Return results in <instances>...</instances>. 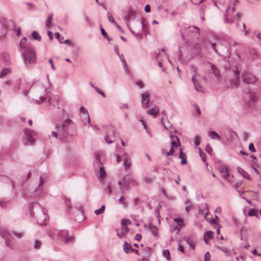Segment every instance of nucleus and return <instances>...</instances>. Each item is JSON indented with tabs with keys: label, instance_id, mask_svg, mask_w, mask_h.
<instances>
[{
	"label": "nucleus",
	"instance_id": "obj_1",
	"mask_svg": "<svg viewBox=\"0 0 261 261\" xmlns=\"http://www.w3.org/2000/svg\"><path fill=\"white\" fill-rule=\"evenodd\" d=\"M73 126L72 121L69 119L65 120L61 124H58L56 126L57 131H53L51 136L63 141L67 139L72 136L71 130Z\"/></svg>",
	"mask_w": 261,
	"mask_h": 261
},
{
	"label": "nucleus",
	"instance_id": "obj_2",
	"mask_svg": "<svg viewBox=\"0 0 261 261\" xmlns=\"http://www.w3.org/2000/svg\"><path fill=\"white\" fill-rule=\"evenodd\" d=\"M223 85L226 88H236L239 85L240 72L236 68L226 70Z\"/></svg>",
	"mask_w": 261,
	"mask_h": 261
},
{
	"label": "nucleus",
	"instance_id": "obj_3",
	"mask_svg": "<svg viewBox=\"0 0 261 261\" xmlns=\"http://www.w3.org/2000/svg\"><path fill=\"white\" fill-rule=\"evenodd\" d=\"M0 27L2 28V31L0 32V36H5L8 30H11L14 29L15 23L11 19L5 18H0Z\"/></svg>",
	"mask_w": 261,
	"mask_h": 261
},
{
	"label": "nucleus",
	"instance_id": "obj_4",
	"mask_svg": "<svg viewBox=\"0 0 261 261\" xmlns=\"http://www.w3.org/2000/svg\"><path fill=\"white\" fill-rule=\"evenodd\" d=\"M25 138L23 139V143L25 145H32L35 142V137L36 133L33 130L25 128L24 130Z\"/></svg>",
	"mask_w": 261,
	"mask_h": 261
},
{
	"label": "nucleus",
	"instance_id": "obj_5",
	"mask_svg": "<svg viewBox=\"0 0 261 261\" xmlns=\"http://www.w3.org/2000/svg\"><path fill=\"white\" fill-rule=\"evenodd\" d=\"M21 54L25 63L31 64L35 62V52L31 47L23 50Z\"/></svg>",
	"mask_w": 261,
	"mask_h": 261
},
{
	"label": "nucleus",
	"instance_id": "obj_6",
	"mask_svg": "<svg viewBox=\"0 0 261 261\" xmlns=\"http://www.w3.org/2000/svg\"><path fill=\"white\" fill-rule=\"evenodd\" d=\"M59 239L62 240L65 244L72 243L74 241V238L70 236L67 230H61L56 233Z\"/></svg>",
	"mask_w": 261,
	"mask_h": 261
},
{
	"label": "nucleus",
	"instance_id": "obj_7",
	"mask_svg": "<svg viewBox=\"0 0 261 261\" xmlns=\"http://www.w3.org/2000/svg\"><path fill=\"white\" fill-rule=\"evenodd\" d=\"M47 97L48 96H46V97L41 96L40 97L39 103H41L45 102L47 105H52L54 107H58L59 97L58 95H56L53 98H50L49 97L48 98V100H46Z\"/></svg>",
	"mask_w": 261,
	"mask_h": 261
},
{
	"label": "nucleus",
	"instance_id": "obj_8",
	"mask_svg": "<svg viewBox=\"0 0 261 261\" xmlns=\"http://www.w3.org/2000/svg\"><path fill=\"white\" fill-rule=\"evenodd\" d=\"M242 77L244 82L247 84H254L258 80L254 75L245 71L242 73Z\"/></svg>",
	"mask_w": 261,
	"mask_h": 261
},
{
	"label": "nucleus",
	"instance_id": "obj_9",
	"mask_svg": "<svg viewBox=\"0 0 261 261\" xmlns=\"http://www.w3.org/2000/svg\"><path fill=\"white\" fill-rule=\"evenodd\" d=\"M206 74H208L211 75V78L213 79V76L217 79L218 82H220L221 76L219 70L214 65H211V68L207 70Z\"/></svg>",
	"mask_w": 261,
	"mask_h": 261
},
{
	"label": "nucleus",
	"instance_id": "obj_10",
	"mask_svg": "<svg viewBox=\"0 0 261 261\" xmlns=\"http://www.w3.org/2000/svg\"><path fill=\"white\" fill-rule=\"evenodd\" d=\"M191 70L193 72L192 81L194 85L195 89L197 92H201L202 91V87L200 84L197 82V80L196 79V68L194 66H192Z\"/></svg>",
	"mask_w": 261,
	"mask_h": 261
},
{
	"label": "nucleus",
	"instance_id": "obj_11",
	"mask_svg": "<svg viewBox=\"0 0 261 261\" xmlns=\"http://www.w3.org/2000/svg\"><path fill=\"white\" fill-rule=\"evenodd\" d=\"M135 29L139 30V32H142L145 34H146L147 31L144 23V20L140 19H137L135 21Z\"/></svg>",
	"mask_w": 261,
	"mask_h": 261
},
{
	"label": "nucleus",
	"instance_id": "obj_12",
	"mask_svg": "<svg viewBox=\"0 0 261 261\" xmlns=\"http://www.w3.org/2000/svg\"><path fill=\"white\" fill-rule=\"evenodd\" d=\"M136 10L132 7H130L127 10L126 15L124 17V20L127 26L129 28L130 21L129 18H131L136 13Z\"/></svg>",
	"mask_w": 261,
	"mask_h": 261
},
{
	"label": "nucleus",
	"instance_id": "obj_13",
	"mask_svg": "<svg viewBox=\"0 0 261 261\" xmlns=\"http://www.w3.org/2000/svg\"><path fill=\"white\" fill-rule=\"evenodd\" d=\"M188 31L191 33V36L190 37L191 39L198 38L200 35L199 29L195 26L189 27Z\"/></svg>",
	"mask_w": 261,
	"mask_h": 261
},
{
	"label": "nucleus",
	"instance_id": "obj_14",
	"mask_svg": "<svg viewBox=\"0 0 261 261\" xmlns=\"http://www.w3.org/2000/svg\"><path fill=\"white\" fill-rule=\"evenodd\" d=\"M141 102L142 105L145 108H147L149 107L148 105L150 101V95L148 92H145L141 94Z\"/></svg>",
	"mask_w": 261,
	"mask_h": 261
},
{
	"label": "nucleus",
	"instance_id": "obj_15",
	"mask_svg": "<svg viewBox=\"0 0 261 261\" xmlns=\"http://www.w3.org/2000/svg\"><path fill=\"white\" fill-rule=\"evenodd\" d=\"M112 132L113 135L107 133V135L105 137V141L108 144H111L115 140V134L117 132L116 129H113Z\"/></svg>",
	"mask_w": 261,
	"mask_h": 261
},
{
	"label": "nucleus",
	"instance_id": "obj_16",
	"mask_svg": "<svg viewBox=\"0 0 261 261\" xmlns=\"http://www.w3.org/2000/svg\"><path fill=\"white\" fill-rule=\"evenodd\" d=\"M170 138L172 140L171 141V148L177 147L180 145V142L178 137L176 135H171Z\"/></svg>",
	"mask_w": 261,
	"mask_h": 261
},
{
	"label": "nucleus",
	"instance_id": "obj_17",
	"mask_svg": "<svg viewBox=\"0 0 261 261\" xmlns=\"http://www.w3.org/2000/svg\"><path fill=\"white\" fill-rule=\"evenodd\" d=\"M40 218L38 219V223L41 226L46 225L48 221V219L46 217V214L43 212L42 214L40 217Z\"/></svg>",
	"mask_w": 261,
	"mask_h": 261
},
{
	"label": "nucleus",
	"instance_id": "obj_18",
	"mask_svg": "<svg viewBox=\"0 0 261 261\" xmlns=\"http://www.w3.org/2000/svg\"><path fill=\"white\" fill-rule=\"evenodd\" d=\"M245 99L246 101H247V99H248V102H252L253 103L256 102L257 100V98H256L254 93H246Z\"/></svg>",
	"mask_w": 261,
	"mask_h": 261
},
{
	"label": "nucleus",
	"instance_id": "obj_19",
	"mask_svg": "<svg viewBox=\"0 0 261 261\" xmlns=\"http://www.w3.org/2000/svg\"><path fill=\"white\" fill-rule=\"evenodd\" d=\"M0 235L5 240L11 238V234L5 228L0 229Z\"/></svg>",
	"mask_w": 261,
	"mask_h": 261
},
{
	"label": "nucleus",
	"instance_id": "obj_20",
	"mask_svg": "<svg viewBox=\"0 0 261 261\" xmlns=\"http://www.w3.org/2000/svg\"><path fill=\"white\" fill-rule=\"evenodd\" d=\"M234 6L235 5V4L234 3ZM234 10V6L232 8L231 12H229V8H227L226 10V13L225 14V22L228 24H231L233 22V19L229 20L227 17V16H229L231 13H233Z\"/></svg>",
	"mask_w": 261,
	"mask_h": 261
},
{
	"label": "nucleus",
	"instance_id": "obj_21",
	"mask_svg": "<svg viewBox=\"0 0 261 261\" xmlns=\"http://www.w3.org/2000/svg\"><path fill=\"white\" fill-rule=\"evenodd\" d=\"M184 240L186 243L191 247L193 249H195V241L189 237H185Z\"/></svg>",
	"mask_w": 261,
	"mask_h": 261
},
{
	"label": "nucleus",
	"instance_id": "obj_22",
	"mask_svg": "<svg viewBox=\"0 0 261 261\" xmlns=\"http://www.w3.org/2000/svg\"><path fill=\"white\" fill-rule=\"evenodd\" d=\"M238 172L245 178L250 180L251 177L249 174L240 167H237Z\"/></svg>",
	"mask_w": 261,
	"mask_h": 261
},
{
	"label": "nucleus",
	"instance_id": "obj_23",
	"mask_svg": "<svg viewBox=\"0 0 261 261\" xmlns=\"http://www.w3.org/2000/svg\"><path fill=\"white\" fill-rule=\"evenodd\" d=\"M45 179H46V177H43L42 176H40V180L39 185L35 191V192L37 194H40V193H42V188L41 187L43 185V184H44V182L45 180Z\"/></svg>",
	"mask_w": 261,
	"mask_h": 261
},
{
	"label": "nucleus",
	"instance_id": "obj_24",
	"mask_svg": "<svg viewBox=\"0 0 261 261\" xmlns=\"http://www.w3.org/2000/svg\"><path fill=\"white\" fill-rule=\"evenodd\" d=\"M148 228L154 237H156L158 236V230L156 226L153 225L152 223H149L148 226Z\"/></svg>",
	"mask_w": 261,
	"mask_h": 261
},
{
	"label": "nucleus",
	"instance_id": "obj_25",
	"mask_svg": "<svg viewBox=\"0 0 261 261\" xmlns=\"http://www.w3.org/2000/svg\"><path fill=\"white\" fill-rule=\"evenodd\" d=\"M123 250L126 253H128L130 252H134V249L132 248L131 245L128 244L126 242L124 243L123 245Z\"/></svg>",
	"mask_w": 261,
	"mask_h": 261
},
{
	"label": "nucleus",
	"instance_id": "obj_26",
	"mask_svg": "<svg viewBox=\"0 0 261 261\" xmlns=\"http://www.w3.org/2000/svg\"><path fill=\"white\" fill-rule=\"evenodd\" d=\"M11 69L9 68H3L0 73V78H3L11 73Z\"/></svg>",
	"mask_w": 261,
	"mask_h": 261
},
{
	"label": "nucleus",
	"instance_id": "obj_27",
	"mask_svg": "<svg viewBox=\"0 0 261 261\" xmlns=\"http://www.w3.org/2000/svg\"><path fill=\"white\" fill-rule=\"evenodd\" d=\"M27 41V39L25 37H23L20 41L19 47L23 50H25L27 48L30 47L26 44Z\"/></svg>",
	"mask_w": 261,
	"mask_h": 261
},
{
	"label": "nucleus",
	"instance_id": "obj_28",
	"mask_svg": "<svg viewBox=\"0 0 261 261\" xmlns=\"http://www.w3.org/2000/svg\"><path fill=\"white\" fill-rule=\"evenodd\" d=\"M132 179V178L129 175H125L122 178V181L124 183V185H127V187H130Z\"/></svg>",
	"mask_w": 261,
	"mask_h": 261
},
{
	"label": "nucleus",
	"instance_id": "obj_29",
	"mask_svg": "<svg viewBox=\"0 0 261 261\" xmlns=\"http://www.w3.org/2000/svg\"><path fill=\"white\" fill-rule=\"evenodd\" d=\"M208 136L212 139H216V140H220V136L218 135V133H217L215 131H210V132H209Z\"/></svg>",
	"mask_w": 261,
	"mask_h": 261
},
{
	"label": "nucleus",
	"instance_id": "obj_30",
	"mask_svg": "<svg viewBox=\"0 0 261 261\" xmlns=\"http://www.w3.org/2000/svg\"><path fill=\"white\" fill-rule=\"evenodd\" d=\"M122 157L124 159V161L123 163V165L125 167V169L126 170L130 166V163L127 162V160L129 159L128 156L126 153H124L122 155Z\"/></svg>",
	"mask_w": 261,
	"mask_h": 261
},
{
	"label": "nucleus",
	"instance_id": "obj_31",
	"mask_svg": "<svg viewBox=\"0 0 261 261\" xmlns=\"http://www.w3.org/2000/svg\"><path fill=\"white\" fill-rule=\"evenodd\" d=\"M192 58V57H188L185 60H184L181 51L180 49L179 50L178 60L181 63H185L189 61Z\"/></svg>",
	"mask_w": 261,
	"mask_h": 261
},
{
	"label": "nucleus",
	"instance_id": "obj_32",
	"mask_svg": "<svg viewBox=\"0 0 261 261\" xmlns=\"http://www.w3.org/2000/svg\"><path fill=\"white\" fill-rule=\"evenodd\" d=\"M80 111L82 114L87 117L88 123H89L90 122V119L88 111L83 106L81 108Z\"/></svg>",
	"mask_w": 261,
	"mask_h": 261
},
{
	"label": "nucleus",
	"instance_id": "obj_33",
	"mask_svg": "<svg viewBox=\"0 0 261 261\" xmlns=\"http://www.w3.org/2000/svg\"><path fill=\"white\" fill-rule=\"evenodd\" d=\"M98 172H99V177L103 178L106 176V172L105 171L104 167L101 165L99 167Z\"/></svg>",
	"mask_w": 261,
	"mask_h": 261
},
{
	"label": "nucleus",
	"instance_id": "obj_34",
	"mask_svg": "<svg viewBox=\"0 0 261 261\" xmlns=\"http://www.w3.org/2000/svg\"><path fill=\"white\" fill-rule=\"evenodd\" d=\"M159 112V109L158 108H153L150 109L147 111L148 114L155 117L156 114Z\"/></svg>",
	"mask_w": 261,
	"mask_h": 261
},
{
	"label": "nucleus",
	"instance_id": "obj_35",
	"mask_svg": "<svg viewBox=\"0 0 261 261\" xmlns=\"http://www.w3.org/2000/svg\"><path fill=\"white\" fill-rule=\"evenodd\" d=\"M229 135L230 137L231 141L236 140L238 138L237 134L232 130H230L229 132Z\"/></svg>",
	"mask_w": 261,
	"mask_h": 261
},
{
	"label": "nucleus",
	"instance_id": "obj_36",
	"mask_svg": "<svg viewBox=\"0 0 261 261\" xmlns=\"http://www.w3.org/2000/svg\"><path fill=\"white\" fill-rule=\"evenodd\" d=\"M129 190V187H127L126 185H123L120 188V193L122 194H124L126 192Z\"/></svg>",
	"mask_w": 261,
	"mask_h": 261
},
{
	"label": "nucleus",
	"instance_id": "obj_37",
	"mask_svg": "<svg viewBox=\"0 0 261 261\" xmlns=\"http://www.w3.org/2000/svg\"><path fill=\"white\" fill-rule=\"evenodd\" d=\"M178 158L181 159V165H185L187 163V160L183 158V152L182 151V148H180L179 150V154Z\"/></svg>",
	"mask_w": 261,
	"mask_h": 261
},
{
	"label": "nucleus",
	"instance_id": "obj_38",
	"mask_svg": "<svg viewBox=\"0 0 261 261\" xmlns=\"http://www.w3.org/2000/svg\"><path fill=\"white\" fill-rule=\"evenodd\" d=\"M53 14H49L47 17L46 20V25L47 28H49L51 26V20L53 18Z\"/></svg>",
	"mask_w": 261,
	"mask_h": 261
},
{
	"label": "nucleus",
	"instance_id": "obj_39",
	"mask_svg": "<svg viewBox=\"0 0 261 261\" xmlns=\"http://www.w3.org/2000/svg\"><path fill=\"white\" fill-rule=\"evenodd\" d=\"M105 208H106L105 205H102L99 209L95 210L94 211V213L96 215H99L104 212Z\"/></svg>",
	"mask_w": 261,
	"mask_h": 261
},
{
	"label": "nucleus",
	"instance_id": "obj_40",
	"mask_svg": "<svg viewBox=\"0 0 261 261\" xmlns=\"http://www.w3.org/2000/svg\"><path fill=\"white\" fill-rule=\"evenodd\" d=\"M214 233L212 231H207L204 234L203 238H206L208 239H212L213 238Z\"/></svg>",
	"mask_w": 261,
	"mask_h": 261
},
{
	"label": "nucleus",
	"instance_id": "obj_41",
	"mask_svg": "<svg viewBox=\"0 0 261 261\" xmlns=\"http://www.w3.org/2000/svg\"><path fill=\"white\" fill-rule=\"evenodd\" d=\"M32 36L34 40L40 41L41 37L39 35L36 31H33L32 34Z\"/></svg>",
	"mask_w": 261,
	"mask_h": 261
},
{
	"label": "nucleus",
	"instance_id": "obj_42",
	"mask_svg": "<svg viewBox=\"0 0 261 261\" xmlns=\"http://www.w3.org/2000/svg\"><path fill=\"white\" fill-rule=\"evenodd\" d=\"M248 215L249 216H255L258 217V214L257 213V211L254 208H251L248 211Z\"/></svg>",
	"mask_w": 261,
	"mask_h": 261
},
{
	"label": "nucleus",
	"instance_id": "obj_43",
	"mask_svg": "<svg viewBox=\"0 0 261 261\" xmlns=\"http://www.w3.org/2000/svg\"><path fill=\"white\" fill-rule=\"evenodd\" d=\"M41 244H42V243H41V241H40L38 240H36L35 241L34 248L35 249H39L41 246Z\"/></svg>",
	"mask_w": 261,
	"mask_h": 261
},
{
	"label": "nucleus",
	"instance_id": "obj_44",
	"mask_svg": "<svg viewBox=\"0 0 261 261\" xmlns=\"http://www.w3.org/2000/svg\"><path fill=\"white\" fill-rule=\"evenodd\" d=\"M107 15H108V18L110 22H111V23H114V24L116 23V21H115L114 18H113V15L109 12H108Z\"/></svg>",
	"mask_w": 261,
	"mask_h": 261
},
{
	"label": "nucleus",
	"instance_id": "obj_45",
	"mask_svg": "<svg viewBox=\"0 0 261 261\" xmlns=\"http://www.w3.org/2000/svg\"><path fill=\"white\" fill-rule=\"evenodd\" d=\"M11 241V238L8 239V240L6 239L5 240V244L7 247H8L11 249H13V244H11L10 243Z\"/></svg>",
	"mask_w": 261,
	"mask_h": 261
},
{
	"label": "nucleus",
	"instance_id": "obj_46",
	"mask_svg": "<svg viewBox=\"0 0 261 261\" xmlns=\"http://www.w3.org/2000/svg\"><path fill=\"white\" fill-rule=\"evenodd\" d=\"M55 36L59 41L60 43L63 42L64 38L63 37H61L59 33H55Z\"/></svg>",
	"mask_w": 261,
	"mask_h": 261
},
{
	"label": "nucleus",
	"instance_id": "obj_47",
	"mask_svg": "<svg viewBox=\"0 0 261 261\" xmlns=\"http://www.w3.org/2000/svg\"><path fill=\"white\" fill-rule=\"evenodd\" d=\"M131 222L128 219H123L121 221V225L122 226L126 227L128 224H130Z\"/></svg>",
	"mask_w": 261,
	"mask_h": 261
},
{
	"label": "nucleus",
	"instance_id": "obj_48",
	"mask_svg": "<svg viewBox=\"0 0 261 261\" xmlns=\"http://www.w3.org/2000/svg\"><path fill=\"white\" fill-rule=\"evenodd\" d=\"M13 234L16 236L17 238L20 239L23 237V232H17L15 231H14L13 232Z\"/></svg>",
	"mask_w": 261,
	"mask_h": 261
},
{
	"label": "nucleus",
	"instance_id": "obj_49",
	"mask_svg": "<svg viewBox=\"0 0 261 261\" xmlns=\"http://www.w3.org/2000/svg\"><path fill=\"white\" fill-rule=\"evenodd\" d=\"M130 30L131 31V32L132 33V34L136 37H138V38H141L142 35V33L141 32H139V30H136L137 31H138V32L137 33H136L133 30H132V29H130Z\"/></svg>",
	"mask_w": 261,
	"mask_h": 261
},
{
	"label": "nucleus",
	"instance_id": "obj_50",
	"mask_svg": "<svg viewBox=\"0 0 261 261\" xmlns=\"http://www.w3.org/2000/svg\"><path fill=\"white\" fill-rule=\"evenodd\" d=\"M219 171L222 173H227L228 172L227 168L224 165L221 166L219 168Z\"/></svg>",
	"mask_w": 261,
	"mask_h": 261
},
{
	"label": "nucleus",
	"instance_id": "obj_51",
	"mask_svg": "<svg viewBox=\"0 0 261 261\" xmlns=\"http://www.w3.org/2000/svg\"><path fill=\"white\" fill-rule=\"evenodd\" d=\"M174 220L177 223L179 226H182L184 225L183 221L179 218H175Z\"/></svg>",
	"mask_w": 261,
	"mask_h": 261
},
{
	"label": "nucleus",
	"instance_id": "obj_52",
	"mask_svg": "<svg viewBox=\"0 0 261 261\" xmlns=\"http://www.w3.org/2000/svg\"><path fill=\"white\" fill-rule=\"evenodd\" d=\"M163 254L167 258V260H169L170 252L168 250H164L163 252Z\"/></svg>",
	"mask_w": 261,
	"mask_h": 261
},
{
	"label": "nucleus",
	"instance_id": "obj_53",
	"mask_svg": "<svg viewBox=\"0 0 261 261\" xmlns=\"http://www.w3.org/2000/svg\"><path fill=\"white\" fill-rule=\"evenodd\" d=\"M199 155L201 158V159L202 160V161L204 162H205V158L206 157L205 154L202 151L201 148H199Z\"/></svg>",
	"mask_w": 261,
	"mask_h": 261
},
{
	"label": "nucleus",
	"instance_id": "obj_54",
	"mask_svg": "<svg viewBox=\"0 0 261 261\" xmlns=\"http://www.w3.org/2000/svg\"><path fill=\"white\" fill-rule=\"evenodd\" d=\"M129 229L127 227L122 226L120 228V231L123 233L125 234L129 231Z\"/></svg>",
	"mask_w": 261,
	"mask_h": 261
},
{
	"label": "nucleus",
	"instance_id": "obj_55",
	"mask_svg": "<svg viewBox=\"0 0 261 261\" xmlns=\"http://www.w3.org/2000/svg\"><path fill=\"white\" fill-rule=\"evenodd\" d=\"M100 31H101V34L102 35V36L107 39L108 40L110 41V38L108 37L107 36V34L106 32V31H105V30L102 28H100Z\"/></svg>",
	"mask_w": 261,
	"mask_h": 261
},
{
	"label": "nucleus",
	"instance_id": "obj_56",
	"mask_svg": "<svg viewBox=\"0 0 261 261\" xmlns=\"http://www.w3.org/2000/svg\"><path fill=\"white\" fill-rule=\"evenodd\" d=\"M205 150L208 153L211 154L213 149L210 144L206 145L205 147Z\"/></svg>",
	"mask_w": 261,
	"mask_h": 261
},
{
	"label": "nucleus",
	"instance_id": "obj_57",
	"mask_svg": "<svg viewBox=\"0 0 261 261\" xmlns=\"http://www.w3.org/2000/svg\"><path fill=\"white\" fill-rule=\"evenodd\" d=\"M96 92L100 94L103 97H106V94L102 92L100 90H99L97 87H94Z\"/></svg>",
	"mask_w": 261,
	"mask_h": 261
},
{
	"label": "nucleus",
	"instance_id": "obj_58",
	"mask_svg": "<svg viewBox=\"0 0 261 261\" xmlns=\"http://www.w3.org/2000/svg\"><path fill=\"white\" fill-rule=\"evenodd\" d=\"M194 49H195V53L198 54L200 52V47L198 44H195L194 46Z\"/></svg>",
	"mask_w": 261,
	"mask_h": 261
},
{
	"label": "nucleus",
	"instance_id": "obj_59",
	"mask_svg": "<svg viewBox=\"0 0 261 261\" xmlns=\"http://www.w3.org/2000/svg\"><path fill=\"white\" fill-rule=\"evenodd\" d=\"M194 107L195 108L197 114L198 115H200L201 114V111H200L199 107L198 106L197 104L195 103L194 105Z\"/></svg>",
	"mask_w": 261,
	"mask_h": 261
},
{
	"label": "nucleus",
	"instance_id": "obj_60",
	"mask_svg": "<svg viewBox=\"0 0 261 261\" xmlns=\"http://www.w3.org/2000/svg\"><path fill=\"white\" fill-rule=\"evenodd\" d=\"M144 181L147 184H150L152 182V179L151 178L149 177H146L144 178Z\"/></svg>",
	"mask_w": 261,
	"mask_h": 261
},
{
	"label": "nucleus",
	"instance_id": "obj_61",
	"mask_svg": "<svg viewBox=\"0 0 261 261\" xmlns=\"http://www.w3.org/2000/svg\"><path fill=\"white\" fill-rule=\"evenodd\" d=\"M211 255L208 252H206L204 255V261H210Z\"/></svg>",
	"mask_w": 261,
	"mask_h": 261
},
{
	"label": "nucleus",
	"instance_id": "obj_62",
	"mask_svg": "<svg viewBox=\"0 0 261 261\" xmlns=\"http://www.w3.org/2000/svg\"><path fill=\"white\" fill-rule=\"evenodd\" d=\"M249 149L252 152H255L256 150L253 143H250L249 145Z\"/></svg>",
	"mask_w": 261,
	"mask_h": 261
},
{
	"label": "nucleus",
	"instance_id": "obj_63",
	"mask_svg": "<svg viewBox=\"0 0 261 261\" xmlns=\"http://www.w3.org/2000/svg\"><path fill=\"white\" fill-rule=\"evenodd\" d=\"M174 152V148H171V149H170V150H169L168 152H167L166 153V155H167V156L172 155H173V154Z\"/></svg>",
	"mask_w": 261,
	"mask_h": 261
},
{
	"label": "nucleus",
	"instance_id": "obj_64",
	"mask_svg": "<svg viewBox=\"0 0 261 261\" xmlns=\"http://www.w3.org/2000/svg\"><path fill=\"white\" fill-rule=\"evenodd\" d=\"M130 184L136 187L139 186V182L135 179L132 178Z\"/></svg>",
	"mask_w": 261,
	"mask_h": 261
}]
</instances>
